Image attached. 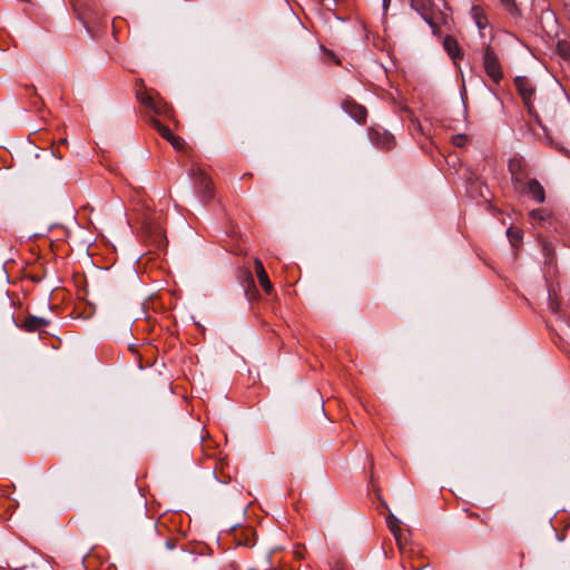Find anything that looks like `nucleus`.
Returning a JSON list of instances; mask_svg holds the SVG:
<instances>
[{"label": "nucleus", "mask_w": 570, "mask_h": 570, "mask_svg": "<svg viewBox=\"0 0 570 570\" xmlns=\"http://www.w3.org/2000/svg\"><path fill=\"white\" fill-rule=\"evenodd\" d=\"M483 67L487 75L493 82L499 83L501 81L503 78L502 68L497 55L489 43L485 46L483 53Z\"/></svg>", "instance_id": "f257e3e1"}, {"label": "nucleus", "mask_w": 570, "mask_h": 570, "mask_svg": "<svg viewBox=\"0 0 570 570\" xmlns=\"http://www.w3.org/2000/svg\"><path fill=\"white\" fill-rule=\"evenodd\" d=\"M411 7L420 13V16L429 23V26L435 31L438 22L433 11L432 0H410Z\"/></svg>", "instance_id": "f03ea898"}, {"label": "nucleus", "mask_w": 570, "mask_h": 570, "mask_svg": "<svg viewBox=\"0 0 570 570\" xmlns=\"http://www.w3.org/2000/svg\"><path fill=\"white\" fill-rule=\"evenodd\" d=\"M195 185L204 203L209 202L213 198V184L209 177L202 170L196 169L194 171Z\"/></svg>", "instance_id": "7ed1b4c3"}, {"label": "nucleus", "mask_w": 570, "mask_h": 570, "mask_svg": "<svg viewBox=\"0 0 570 570\" xmlns=\"http://www.w3.org/2000/svg\"><path fill=\"white\" fill-rule=\"evenodd\" d=\"M515 190L530 196L537 203L542 204L546 200V193L541 184L537 179L523 180V184L520 188H514Z\"/></svg>", "instance_id": "20e7f679"}, {"label": "nucleus", "mask_w": 570, "mask_h": 570, "mask_svg": "<svg viewBox=\"0 0 570 570\" xmlns=\"http://www.w3.org/2000/svg\"><path fill=\"white\" fill-rule=\"evenodd\" d=\"M136 97L142 105L157 115H161L166 110L165 102L160 98H155L147 90H137Z\"/></svg>", "instance_id": "39448f33"}, {"label": "nucleus", "mask_w": 570, "mask_h": 570, "mask_svg": "<svg viewBox=\"0 0 570 570\" xmlns=\"http://www.w3.org/2000/svg\"><path fill=\"white\" fill-rule=\"evenodd\" d=\"M368 137L372 144L383 149L389 150L395 145L394 136L385 129L371 128L368 130Z\"/></svg>", "instance_id": "423d86ee"}, {"label": "nucleus", "mask_w": 570, "mask_h": 570, "mask_svg": "<svg viewBox=\"0 0 570 570\" xmlns=\"http://www.w3.org/2000/svg\"><path fill=\"white\" fill-rule=\"evenodd\" d=\"M514 85H515L517 90H518L519 95L521 96L524 105L527 106V108L530 111L532 96L534 95V87H533L532 82L527 77L518 76L514 78Z\"/></svg>", "instance_id": "0eeeda50"}, {"label": "nucleus", "mask_w": 570, "mask_h": 570, "mask_svg": "<svg viewBox=\"0 0 570 570\" xmlns=\"http://www.w3.org/2000/svg\"><path fill=\"white\" fill-rule=\"evenodd\" d=\"M525 164L521 158H512L508 164V169L511 174V180L514 188H520L525 178L524 176Z\"/></svg>", "instance_id": "6e6552de"}, {"label": "nucleus", "mask_w": 570, "mask_h": 570, "mask_svg": "<svg viewBox=\"0 0 570 570\" xmlns=\"http://www.w3.org/2000/svg\"><path fill=\"white\" fill-rule=\"evenodd\" d=\"M342 107L356 122L364 124L366 120V109L352 100H344Z\"/></svg>", "instance_id": "1a4fd4ad"}, {"label": "nucleus", "mask_w": 570, "mask_h": 570, "mask_svg": "<svg viewBox=\"0 0 570 570\" xmlns=\"http://www.w3.org/2000/svg\"><path fill=\"white\" fill-rule=\"evenodd\" d=\"M471 18L473 19L475 26L479 29L481 38L485 37L484 30L489 26L488 17L483 10V8L479 4L472 6L470 10Z\"/></svg>", "instance_id": "9d476101"}, {"label": "nucleus", "mask_w": 570, "mask_h": 570, "mask_svg": "<svg viewBox=\"0 0 570 570\" xmlns=\"http://www.w3.org/2000/svg\"><path fill=\"white\" fill-rule=\"evenodd\" d=\"M386 523H387L390 531L393 533L399 548L401 549V551H403L402 533H401L402 529L400 525V523H401L400 520L394 514L390 513L386 518Z\"/></svg>", "instance_id": "9b49d317"}, {"label": "nucleus", "mask_w": 570, "mask_h": 570, "mask_svg": "<svg viewBox=\"0 0 570 570\" xmlns=\"http://www.w3.org/2000/svg\"><path fill=\"white\" fill-rule=\"evenodd\" d=\"M48 324L49 322L46 318L30 315L23 321L22 328L27 332H35Z\"/></svg>", "instance_id": "f8f14e48"}, {"label": "nucleus", "mask_w": 570, "mask_h": 570, "mask_svg": "<svg viewBox=\"0 0 570 570\" xmlns=\"http://www.w3.org/2000/svg\"><path fill=\"white\" fill-rule=\"evenodd\" d=\"M443 47L449 53L450 57L455 58L460 53L459 45L456 40L452 37H445L443 41Z\"/></svg>", "instance_id": "ddd939ff"}, {"label": "nucleus", "mask_w": 570, "mask_h": 570, "mask_svg": "<svg viewBox=\"0 0 570 570\" xmlns=\"http://www.w3.org/2000/svg\"><path fill=\"white\" fill-rule=\"evenodd\" d=\"M257 277L259 281L261 286L264 288V291L269 294L272 292V283L268 278V275L265 269H262L261 273H257Z\"/></svg>", "instance_id": "4468645a"}, {"label": "nucleus", "mask_w": 570, "mask_h": 570, "mask_svg": "<svg viewBox=\"0 0 570 570\" xmlns=\"http://www.w3.org/2000/svg\"><path fill=\"white\" fill-rule=\"evenodd\" d=\"M153 126L157 129V131L166 139H170L174 134H171L170 129L164 126L159 120L153 119Z\"/></svg>", "instance_id": "2eb2a0df"}, {"label": "nucleus", "mask_w": 570, "mask_h": 570, "mask_svg": "<svg viewBox=\"0 0 570 570\" xmlns=\"http://www.w3.org/2000/svg\"><path fill=\"white\" fill-rule=\"evenodd\" d=\"M500 2L512 16L519 14V9L514 0H500Z\"/></svg>", "instance_id": "dca6fc26"}, {"label": "nucleus", "mask_w": 570, "mask_h": 570, "mask_svg": "<svg viewBox=\"0 0 570 570\" xmlns=\"http://www.w3.org/2000/svg\"><path fill=\"white\" fill-rule=\"evenodd\" d=\"M507 233L513 245H515V243L519 242L522 237V233L519 229L509 228Z\"/></svg>", "instance_id": "f3484780"}, {"label": "nucleus", "mask_w": 570, "mask_h": 570, "mask_svg": "<svg viewBox=\"0 0 570 570\" xmlns=\"http://www.w3.org/2000/svg\"><path fill=\"white\" fill-rule=\"evenodd\" d=\"M168 141L177 150H181L185 146V141L180 137L175 136V135L170 139H168Z\"/></svg>", "instance_id": "a211bd4d"}, {"label": "nucleus", "mask_w": 570, "mask_h": 570, "mask_svg": "<svg viewBox=\"0 0 570 570\" xmlns=\"http://www.w3.org/2000/svg\"><path fill=\"white\" fill-rule=\"evenodd\" d=\"M549 308L553 313H558L560 311V302L551 294L549 295Z\"/></svg>", "instance_id": "6ab92c4d"}, {"label": "nucleus", "mask_w": 570, "mask_h": 570, "mask_svg": "<svg viewBox=\"0 0 570 570\" xmlns=\"http://www.w3.org/2000/svg\"><path fill=\"white\" fill-rule=\"evenodd\" d=\"M466 141V136L463 134H459L452 137V142L456 147H463Z\"/></svg>", "instance_id": "aec40b11"}, {"label": "nucleus", "mask_w": 570, "mask_h": 570, "mask_svg": "<svg viewBox=\"0 0 570 570\" xmlns=\"http://www.w3.org/2000/svg\"><path fill=\"white\" fill-rule=\"evenodd\" d=\"M144 229L148 232L149 234H156L157 236L161 235V230L158 228V226L151 227V224L147 220L144 222Z\"/></svg>", "instance_id": "412c9836"}, {"label": "nucleus", "mask_w": 570, "mask_h": 570, "mask_svg": "<svg viewBox=\"0 0 570 570\" xmlns=\"http://www.w3.org/2000/svg\"><path fill=\"white\" fill-rule=\"evenodd\" d=\"M531 217L533 219L543 220L544 219V212L542 209H533L530 213Z\"/></svg>", "instance_id": "4be33fe9"}, {"label": "nucleus", "mask_w": 570, "mask_h": 570, "mask_svg": "<svg viewBox=\"0 0 570 570\" xmlns=\"http://www.w3.org/2000/svg\"><path fill=\"white\" fill-rule=\"evenodd\" d=\"M89 4H83V12L80 14V18L85 21V23L87 24V19L89 18Z\"/></svg>", "instance_id": "5701e85b"}, {"label": "nucleus", "mask_w": 570, "mask_h": 570, "mask_svg": "<svg viewBox=\"0 0 570 570\" xmlns=\"http://www.w3.org/2000/svg\"><path fill=\"white\" fill-rule=\"evenodd\" d=\"M255 269H256V274L261 273L262 269H265L263 266V263L259 259H255Z\"/></svg>", "instance_id": "b1692460"}, {"label": "nucleus", "mask_w": 570, "mask_h": 570, "mask_svg": "<svg viewBox=\"0 0 570 570\" xmlns=\"http://www.w3.org/2000/svg\"><path fill=\"white\" fill-rule=\"evenodd\" d=\"M391 3V0H383V9L386 11L389 6Z\"/></svg>", "instance_id": "393cba45"}, {"label": "nucleus", "mask_w": 570, "mask_h": 570, "mask_svg": "<svg viewBox=\"0 0 570 570\" xmlns=\"http://www.w3.org/2000/svg\"><path fill=\"white\" fill-rule=\"evenodd\" d=\"M247 278H248V282L250 285L254 286V279H253V276L250 274L247 275Z\"/></svg>", "instance_id": "a878e982"}, {"label": "nucleus", "mask_w": 570, "mask_h": 570, "mask_svg": "<svg viewBox=\"0 0 570 570\" xmlns=\"http://www.w3.org/2000/svg\"><path fill=\"white\" fill-rule=\"evenodd\" d=\"M73 9H75L76 11H78V10H79V8H78V3H76V2L73 3Z\"/></svg>", "instance_id": "bb28decb"}, {"label": "nucleus", "mask_w": 570, "mask_h": 570, "mask_svg": "<svg viewBox=\"0 0 570 570\" xmlns=\"http://www.w3.org/2000/svg\"><path fill=\"white\" fill-rule=\"evenodd\" d=\"M10 317H11L12 323H13V324H17V323H16V320H14V316H13V315H11Z\"/></svg>", "instance_id": "cd10ccee"}]
</instances>
